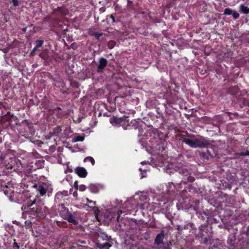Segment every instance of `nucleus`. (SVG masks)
Returning <instances> with one entry per match:
<instances>
[{
    "instance_id": "f257e3e1",
    "label": "nucleus",
    "mask_w": 249,
    "mask_h": 249,
    "mask_svg": "<svg viewBox=\"0 0 249 249\" xmlns=\"http://www.w3.org/2000/svg\"><path fill=\"white\" fill-rule=\"evenodd\" d=\"M87 202L91 205L90 207L95 213V217L97 220L100 222H104L105 224H111L115 226L113 229L116 232H132L135 233H150L151 232H159V233H164L163 230H160L157 227L155 221H152L149 223H145L142 224H138L136 220L131 219L128 220L124 218L128 213H131L130 212L118 211L117 213L112 212H107L104 215L100 214L99 209L95 206L96 201L90 200L87 198Z\"/></svg>"
},
{
    "instance_id": "f03ea898",
    "label": "nucleus",
    "mask_w": 249,
    "mask_h": 249,
    "mask_svg": "<svg viewBox=\"0 0 249 249\" xmlns=\"http://www.w3.org/2000/svg\"><path fill=\"white\" fill-rule=\"evenodd\" d=\"M180 140L192 148H204L211 144V142L207 139L200 136L197 139L196 135L186 132L185 134L179 135Z\"/></svg>"
},
{
    "instance_id": "7ed1b4c3",
    "label": "nucleus",
    "mask_w": 249,
    "mask_h": 249,
    "mask_svg": "<svg viewBox=\"0 0 249 249\" xmlns=\"http://www.w3.org/2000/svg\"><path fill=\"white\" fill-rule=\"evenodd\" d=\"M166 173L170 176L175 175V177H178L180 179L179 184H186L188 182H192L195 180V178L191 176L190 171L182 164L180 163L178 165H175V168H169L166 170Z\"/></svg>"
},
{
    "instance_id": "20e7f679",
    "label": "nucleus",
    "mask_w": 249,
    "mask_h": 249,
    "mask_svg": "<svg viewBox=\"0 0 249 249\" xmlns=\"http://www.w3.org/2000/svg\"><path fill=\"white\" fill-rule=\"evenodd\" d=\"M196 239L200 243L207 245L210 244L209 249H222V242L217 238L212 239L209 234H196Z\"/></svg>"
},
{
    "instance_id": "39448f33",
    "label": "nucleus",
    "mask_w": 249,
    "mask_h": 249,
    "mask_svg": "<svg viewBox=\"0 0 249 249\" xmlns=\"http://www.w3.org/2000/svg\"><path fill=\"white\" fill-rule=\"evenodd\" d=\"M227 243L235 249H249V240H245L242 234H229Z\"/></svg>"
},
{
    "instance_id": "423d86ee",
    "label": "nucleus",
    "mask_w": 249,
    "mask_h": 249,
    "mask_svg": "<svg viewBox=\"0 0 249 249\" xmlns=\"http://www.w3.org/2000/svg\"><path fill=\"white\" fill-rule=\"evenodd\" d=\"M27 212L29 214L35 216L39 219H43L47 213L46 207L41 205L39 202L36 203V200L28 205Z\"/></svg>"
},
{
    "instance_id": "0eeeda50",
    "label": "nucleus",
    "mask_w": 249,
    "mask_h": 249,
    "mask_svg": "<svg viewBox=\"0 0 249 249\" xmlns=\"http://www.w3.org/2000/svg\"><path fill=\"white\" fill-rule=\"evenodd\" d=\"M61 207L64 209V210L60 213L61 217L75 226H78L79 222L77 220L78 215L77 213L73 212L72 213H70L69 209L65 207L64 204H62Z\"/></svg>"
},
{
    "instance_id": "6e6552de",
    "label": "nucleus",
    "mask_w": 249,
    "mask_h": 249,
    "mask_svg": "<svg viewBox=\"0 0 249 249\" xmlns=\"http://www.w3.org/2000/svg\"><path fill=\"white\" fill-rule=\"evenodd\" d=\"M69 14V11L65 6L58 7L53 11V15L57 21L62 19L66 16Z\"/></svg>"
},
{
    "instance_id": "1a4fd4ad",
    "label": "nucleus",
    "mask_w": 249,
    "mask_h": 249,
    "mask_svg": "<svg viewBox=\"0 0 249 249\" xmlns=\"http://www.w3.org/2000/svg\"><path fill=\"white\" fill-rule=\"evenodd\" d=\"M31 187L35 190V191L40 194V196H43L45 195L48 189V185L45 183H32Z\"/></svg>"
},
{
    "instance_id": "9d476101",
    "label": "nucleus",
    "mask_w": 249,
    "mask_h": 249,
    "mask_svg": "<svg viewBox=\"0 0 249 249\" xmlns=\"http://www.w3.org/2000/svg\"><path fill=\"white\" fill-rule=\"evenodd\" d=\"M128 118V117L126 116H124L123 117L120 118L113 116L110 118L109 122L111 124L115 125L119 124L121 125H124L126 124L128 125V123L129 122Z\"/></svg>"
},
{
    "instance_id": "9b49d317",
    "label": "nucleus",
    "mask_w": 249,
    "mask_h": 249,
    "mask_svg": "<svg viewBox=\"0 0 249 249\" xmlns=\"http://www.w3.org/2000/svg\"><path fill=\"white\" fill-rule=\"evenodd\" d=\"M213 231L212 230V226L208 224H204L201 225L199 227L198 233H213Z\"/></svg>"
},
{
    "instance_id": "f8f14e48",
    "label": "nucleus",
    "mask_w": 249,
    "mask_h": 249,
    "mask_svg": "<svg viewBox=\"0 0 249 249\" xmlns=\"http://www.w3.org/2000/svg\"><path fill=\"white\" fill-rule=\"evenodd\" d=\"M99 64L97 69L98 72H102L107 65V60L103 57L99 59Z\"/></svg>"
},
{
    "instance_id": "ddd939ff",
    "label": "nucleus",
    "mask_w": 249,
    "mask_h": 249,
    "mask_svg": "<svg viewBox=\"0 0 249 249\" xmlns=\"http://www.w3.org/2000/svg\"><path fill=\"white\" fill-rule=\"evenodd\" d=\"M75 172L80 178H85L87 176L88 173L84 167H77L75 169Z\"/></svg>"
},
{
    "instance_id": "4468645a",
    "label": "nucleus",
    "mask_w": 249,
    "mask_h": 249,
    "mask_svg": "<svg viewBox=\"0 0 249 249\" xmlns=\"http://www.w3.org/2000/svg\"><path fill=\"white\" fill-rule=\"evenodd\" d=\"M182 230H188L189 232H192V233H196L197 231L196 228L192 223L185 225Z\"/></svg>"
},
{
    "instance_id": "2eb2a0df",
    "label": "nucleus",
    "mask_w": 249,
    "mask_h": 249,
    "mask_svg": "<svg viewBox=\"0 0 249 249\" xmlns=\"http://www.w3.org/2000/svg\"><path fill=\"white\" fill-rule=\"evenodd\" d=\"M239 89L237 86H231L227 89V92L231 95H236L238 93Z\"/></svg>"
},
{
    "instance_id": "dca6fc26",
    "label": "nucleus",
    "mask_w": 249,
    "mask_h": 249,
    "mask_svg": "<svg viewBox=\"0 0 249 249\" xmlns=\"http://www.w3.org/2000/svg\"><path fill=\"white\" fill-rule=\"evenodd\" d=\"M68 240V236L67 235L63 236L62 237H60V239L57 240L55 242V244L56 245H58L61 246L62 245H63L65 242H67Z\"/></svg>"
},
{
    "instance_id": "f3484780",
    "label": "nucleus",
    "mask_w": 249,
    "mask_h": 249,
    "mask_svg": "<svg viewBox=\"0 0 249 249\" xmlns=\"http://www.w3.org/2000/svg\"><path fill=\"white\" fill-rule=\"evenodd\" d=\"M148 18L153 23H160L161 22V20L158 18L156 14L154 13L149 12Z\"/></svg>"
},
{
    "instance_id": "a211bd4d",
    "label": "nucleus",
    "mask_w": 249,
    "mask_h": 249,
    "mask_svg": "<svg viewBox=\"0 0 249 249\" xmlns=\"http://www.w3.org/2000/svg\"><path fill=\"white\" fill-rule=\"evenodd\" d=\"M200 155L201 157L206 160L211 159L213 157L211 152L209 150H207L206 152H201Z\"/></svg>"
},
{
    "instance_id": "6ab92c4d",
    "label": "nucleus",
    "mask_w": 249,
    "mask_h": 249,
    "mask_svg": "<svg viewBox=\"0 0 249 249\" xmlns=\"http://www.w3.org/2000/svg\"><path fill=\"white\" fill-rule=\"evenodd\" d=\"M164 235L165 234H157L155 240V243L156 245H159L163 243V239L164 238Z\"/></svg>"
},
{
    "instance_id": "aec40b11",
    "label": "nucleus",
    "mask_w": 249,
    "mask_h": 249,
    "mask_svg": "<svg viewBox=\"0 0 249 249\" xmlns=\"http://www.w3.org/2000/svg\"><path fill=\"white\" fill-rule=\"evenodd\" d=\"M111 245L108 242H105L103 244L98 243L97 247L99 249H109V248L111 247Z\"/></svg>"
},
{
    "instance_id": "412c9836",
    "label": "nucleus",
    "mask_w": 249,
    "mask_h": 249,
    "mask_svg": "<svg viewBox=\"0 0 249 249\" xmlns=\"http://www.w3.org/2000/svg\"><path fill=\"white\" fill-rule=\"evenodd\" d=\"M239 9L240 11L244 14L249 13V8L244 4H241L239 6Z\"/></svg>"
},
{
    "instance_id": "4be33fe9",
    "label": "nucleus",
    "mask_w": 249,
    "mask_h": 249,
    "mask_svg": "<svg viewBox=\"0 0 249 249\" xmlns=\"http://www.w3.org/2000/svg\"><path fill=\"white\" fill-rule=\"evenodd\" d=\"M63 197L64 195L63 193L61 192H58L56 194L55 196L54 200L56 202H59V201L63 199Z\"/></svg>"
},
{
    "instance_id": "5701e85b",
    "label": "nucleus",
    "mask_w": 249,
    "mask_h": 249,
    "mask_svg": "<svg viewBox=\"0 0 249 249\" xmlns=\"http://www.w3.org/2000/svg\"><path fill=\"white\" fill-rule=\"evenodd\" d=\"M89 191L93 193H97L98 192L99 189L97 185L91 184L89 186Z\"/></svg>"
},
{
    "instance_id": "b1692460",
    "label": "nucleus",
    "mask_w": 249,
    "mask_h": 249,
    "mask_svg": "<svg viewBox=\"0 0 249 249\" xmlns=\"http://www.w3.org/2000/svg\"><path fill=\"white\" fill-rule=\"evenodd\" d=\"M145 205H147L148 204H146V203L139 204L138 205L140 207V210H137V211L135 212L136 213L140 212L142 214V215L144 216H144V212H143L142 210H144V206Z\"/></svg>"
},
{
    "instance_id": "393cba45",
    "label": "nucleus",
    "mask_w": 249,
    "mask_h": 249,
    "mask_svg": "<svg viewBox=\"0 0 249 249\" xmlns=\"http://www.w3.org/2000/svg\"><path fill=\"white\" fill-rule=\"evenodd\" d=\"M52 57L56 62H60L63 59V56L60 55L57 53H54L52 55Z\"/></svg>"
},
{
    "instance_id": "a878e982",
    "label": "nucleus",
    "mask_w": 249,
    "mask_h": 249,
    "mask_svg": "<svg viewBox=\"0 0 249 249\" xmlns=\"http://www.w3.org/2000/svg\"><path fill=\"white\" fill-rule=\"evenodd\" d=\"M69 81L70 82V85L71 87L75 88H79V84L78 82H77L76 81H74V80H72L71 78H69Z\"/></svg>"
},
{
    "instance_id": "bb28decb",
    "label": "nucleus",
    "mask_w": 249,
    "mask_h": 249,
    "mask_svg": "<svg viewBox=\"0 0 249 249\" xmlns=\"http://www.w3.org/2000/svg\"><path fill=\"white\" fill-rule=\"evenodd\" d=\"M209 221L211 223V225H214L218 224L219 223V219H217L215 217H212L209 218Z\"/></svg>"
},
{
    "instance_id": "cd10ccee",
    "label": "nucleus",
    "mask_w": 249,
    "mask_h": 249,
    "mask_svg": "<svg viewBox=\"0 0 249 249\" xmlns=\"http://www.w3.org/2000/svg\"><path fill=\"white\" fill-rule=\"evenodd\" d=\"M188 190L189 192L192 193H196L197 192L196 188L192 184H190L188 186Z\"/></svg>"
},
{
    "instance_id": "c85d7f7f",
    "label": "nucleus",
    "mask_w": 249,
    "mask_h": 249,
    "mask_svg": "<svg viewBox=\"0 0 249 249\" xmlns=\"http://www.w3.org/2000/svg\"><path fill=\"white\" fill-rule=\"evenodd\" d=\"M85 139L84 137L82 136H77L75 137L73 139V142H83Z\"/></svg>"
},
{
    "instance_id": "c756f323",
    "label": "nucleus",
    "mask_w": 249,
    "mask_h": 249,
    "mask_svg": "<svg viewBox=\"0 0 249 249\" xmlns=\"http://www.w3.org/2000/svg\"><path fill=\"white\" fill-rule=\"evenodd\" d=\"M84 161L85 162L90 161L92 165H94L95 164V160L94 159L91 157H86V158H85Z\"/></svg>"
},
{
    "instance_id": "7c9ffc66",
    "label": "nucleus",
    "mask_w": 249,
    "mask_h": 249,
    "mask_svg": "<svg viewBox=\"0 0 249 249\" xmlns=\"http://www.w3.org/2000/svg\"><path fill=\"white\" fill-rule=\"evenodd\" d=\"M6 230L8 233H14L15 232L13 226H8L6 228Z\"/></svg>"
},
{
    "instance_id": "2f4dec72",
    "label": "nucleus",
    "mask_w": 249,
    "mask_h": 249,
    "mask_svg": "<svg viewBox=\"0 0 249 249\" xmlns=\"http://www.w3.org/2000/svg\"><path fill=\"white\" fill-rule=\"evenodd\" d=\"M44 41L43 40H36L35 42L36 47L39 48L43 45Z\"/></svg>"
},
{
    "instance_id": "473e14b6",
    "label": "nucleus",
    "mask_w": 249,
    "mask_h": 249,
    "mask_svg": "<svg viewBox=\"0 0 249 249\" xmlns=\"http://www.w3.org/2000/svg\"><path fill=\"white\" fill-rule=\"evenodd\" d=\"M236 155L239 156H249V151L246 150L245 152H241L240 153H237L235 154Z\"/></svg>"
},
{
    "instance_id": "72a5a7b5",
    "label": "nucleus",
    "mask_w": 249,
    "mask_h": 249,
    "mask_svg": "<svg viewBox=\"0 0 249 249\" xmlns=\"http://www.w3.org/2000/svg\"><path fill=\"white\" fill-rule=\"evenodd\" d=\"M233 10L231 9L230 8H226L224 11V15H230L232 14Z\"/></svg>"
},
{
    "instance_id": "f704fd0d",
    "label": "nucleus",
    "mask_w": 249,
    "mask_h": 249,
    "mask_svg": "<svg viewBox=\"0 0 249 249\" xmlns=\"http://www.w3.org/2000/svg\"><path fill=\"white\" fill-rule=\"evenodd\" d=\"M25 227L26 229H30L32 227V223L30 220H27L25 222Z\"/></svg>"
},
{
    "instance_id": "c9c22d12",
    "label": "nucleus",
    "mask_w": 249,
    "mask_h": 249,
    "mask_svg": "<svg viewBox=\"0 0 249 249\" xmlns=\"http://www.w3.org/2000/svg\"><path fill=\"white\" fill-rule=\"evenodd\" d=\"M234 19H237L239 17V14L236 11H233L232 13Z\"/></svg>"
},
{
    "instance_id": "e433bc0d",
    "label": "nucleus",
    "mask_w": 249,
    "mask_h": 249,
    "mask_svg": "<svg viewBox=\"0 0 249 249\" xmlns=\"http://www.w3.org/2000/svg\"><path fill=\"white\" fill-rule=\"evenodd\" d=\"M103 35V33H94L93 34V36L96 38L97 39H99L100 36H101Z\"/></svg>"
},
{
    "instance_id": "4c0bfd02",
    "label": "nucleus",
    "mask_w": 249,
    "mask_h": 249,
    "mask_svg": "<svg viewBox=\"0 0 249 249\" xmlns=\"http://www.w3.org/2000/svg\"><path fill=\"white\" fill-rule=\"evenodd\" d=\"M12 2L14 6L17 7L19 5L20 2L18 0H12Z\"/></svg>"
},
{
    "instance_id": "58836bf2",
    "label": "nucleus",
    "mask_w": 249,
    "mask_h": 249,
    "mask_svg": "<svg viewBox=\"0 0 249 249\" xmlns=\"http://www.w3.org/2000/svg\"><path fill=\"white\" fill-rule=\"evenodd\" d=\"M60 86L63 89H67L66 86V83L64 82L63 80H61L60 81Z\"/></svg>"
},
{
    "instance_id": "ea45409f",
    "label": "nucleus",
    "mask_w": 249,
    "mask_h": 249,
    "mask_svg": "<svg viewBox=\"0 0 249 249\" xmlns=\"http://www.w3.org/2000/svg\"><path fill=\"white\" fill-rule=\"evenodd\" d=\"M14 163H12L11 164H8L6 165V167L7 169H12L13 168V166L14 165V163L15 162V159L14 160Z\"/></svg>"
},
{
    "instance_id": "a19ab883",
    "label": "nucleus",
    "mask_w": 249,
    "mask_h": 249,
    "mask_svg": "<svg viewBox=\"0 0 249 249\" xmlns=\"http://www.w3.org/2000/svg\"><path fill=\"white\" fill-rule=\"evenodd\" d=\"M87 187L85 185H81L80 186H79V191H84L86 190Z\"/></svg>"
},
{
    "instance_id": "79ce46f5",
    "label": "nucleus",
    "mask_w": 249,
    "mask_h": 249,
    "mask_svg": "<svg viewBox=\"0 0 249 249\" xmlns=\"http://www.w3.org/2000/svg\"><path fill=\"white\" fill-rule=\"evenodd\" d=\"M40 56H41V57L42 59H44L45 60H49L48 57L47 55H44L43 54H40Z\"/></svg>"
},
{
    "instance_id": "37998d69",
    "label": "nucleus",
    "mask_w": 249,
    "mask_h": 249,
    "mask_svg": "<svg viewBox=\"0 0 249 249\" xmlns=\"http://www.w3.org/2000/svg\"><path fill=\"white\" fill-rule=\"evenodd\" d=\"M14 241H15V240H14ZM13 247L14 248H17V249H19V246L18 245V244L16 241H15L14 242Z\"/></svg>"
},
{
    "instance_id": "c03bdc74",
    "label": "nucleus",
    "mask_w": 249,
    "mask_h": 249,
    "mask_svg": "<svg viewBox=\"0 0 249 249\" xmlns=\"http://www.w3.org/2000/svg\"><path fill=\"white\" fill-rule=\"evenodd\" d=\"M109 17L110 18L112 19V22H115V17L113 15H110L109 16Z\"/></svg>"
},
{
    "instance_id": "a18cd8bd",
    "label": "nucleus",
    "mask_w": 249,
    "mask_h": 249,
    "mask_svg": "<svg viewBox=\"0 0 249 249\" xmlns=\"http://www.w3.org/2000/svg\"><path fill=\"white\" fill-rule=\"evenodd\" d=\"M74 187L75 188V189L77 190L78 189V182L77 181H75L74 182Z\"/></svg>"
},
{
    "instance_id": "49530a36",
    "label": "nucleus",
    "mask_w": 249,
    "mask_h": 249,
    "mask_svg": "<svg viewBox=\"0 0 249 249\" xmlns=\"http://www.w3.org/2000/svg\"><path fill=\"white\" fill-rule=\"evenodd\" d=\"M37 48L36 47V46L34 48V49H33L32 51L31 52V54L32 55H33V54L35 53L36 51V50H37Z\"/></svg>"
},
{
    "instance_id": "de8ad7c7",
    "label": "nucleus",
    "mask_w": 249,
    "mask_h": 249,
    "mask_svg": "<svg viewBox=\"0 0 249 249\" xmlns=\"http://www.w3.org/2000/svg\"><path fill=\"white\" fill-rule=\"evenodd\" d=\"M249 102L247 100H246V99H244L243 100V105H245V106H248L249 105Z\"/></svg>"
},
{
    "instance_id": "09e8293b",
    "label": "nucleus",
    "mask_w": 249,
    "mask_h": 249,
    "mask_svg": "<svg viewBox=\"0 0 249 249\" xmlns=\"http://www.w3.org/2000/svg\"><path fill=\"white\" fill-rule=\"evenodd\" d=\"M166 216L168 219H169L170 221L171 220L172 218H173V216L171 214H166Z\"/></svg>"
},
{
    "instance_id": "8fccbe9b",
    "label": "nucleus",
    "mask_w": 249,
    "mask_h": 249,
    "mask_svg": "<svg viewBox=\"0 0 249 249\" xmlns=\"http://www.w3.org/2000/svg\"><path fill=\"white\" fill-rule=\"evenodd\" d=\"M53 111H55L56 110H62V108L59 107H54L53 109Z\"/></svg>"
},
{
    "instance_id": "3c124183",
    "label": "nucleus",
    "mask_w": 249,
    "mask_h": 249,
    "mask_svg": "<svg viewBox=\"0 0 249 249\" xmlns=\"http://www.w3.org/2000/svg\"><path fill=\"white\" fill-rule=\"evenodd\" d=\"M114 43H115V42H114V41L110 42H109V44H112V46H111V47H110V46H109V48L110 49L114 47Z\"/></svg>"
},
{
    "instance_id": "603ef678",
    "label": "nucleus",
    "mask_w": 249,
    "mask_h": 249,
    "mask_svg": "<svg viewBox=\"0 0 249 249\" xmlns=\"http://www.w3.org/2000/svg\"><path fill=\"white\" fill-rule=\"evenodd\" d=\"M137 123V121L135 120H133L131 122V124H133V125H135V124Z\"/></svg>"
},
{
    "instance_id": "864d4df0",
    "label": "nucleus",
    "mask_w": 249,
    "mask_h": 249,
    "mask_svg": "<svg viewBox=\"0 0 249 249\" xmlns=\"http://www.w3.org/2000/svg\"><path fill=\"white\" fill-rule=\"evenodd\" d=\"M246 238L248 240H249V234H246Z\"/></svg>"
},
{
    "instance_id": "5fc2aeb1",
    "label": "nucleus",
    "mask_w": 249,
    "mask_h": 249,
    "mask_svg": "<svg viewBox=\"0 0 249 249\" xmlns=\"http://www.w3.org/2000/svg\"><path fill=\"white\" fill-rule=\"evenodd\" d=\"M77 196V193L76 192H74L73 193V196Z\"/></svg>"
},
{
    "instance_id": "6e6d98bb",
    "label": "nucleus",
    "mask_w": 249,
    "mask_h": 249,
    "mask_svg": "<svg viewBox=\"0 0 249 249\" xmlns=\"http://www.w3.org/2000/svg\"><path fill=\"white\" fill-rule=\"evenodd\" d=\"M172 245V243H171V241H170V242H169V243H168V246H170V245Z\"/></svg>"
},
{
    "instance_id": "4d7b16f0",
    "label": "nucleus",
    "mask_w": 249,
    "mask_h": 249,
    "mask_svg": "<svg viewBox=\"0 0 249 249\" xmlns=\"http://www.w3.org/2000/svg\"><path fill=\"white\" fill-rule=\"evenodd\" d=\"M246 233H249V227L248 228L247 231Z\"/></svg>"
},
{
    "instance_id": "13d9d810",
    "label": "nucleus",
    "mask_w": 249,
    "mask_h": 249,
    "mask_svg": "<svg viewBox=\"0 0 249 249\" xmlns=\"http://www.w3.org/2000/svg\"><path fill=\"white\" fill-rule=\"evenodd\" d=\"M41 105L42 106V107H44L45 108H46V107H45V106L43 105V103H42Z\"/></svg>"
},
{
    "instance_id": "bf43d9fd",
    "label": "nucleus",
    "mask_w": 249,
    "mask_h": 249,
    "mask_svg": "<svg viewBox=\"0 0 249 249\" xmlns=\"http://www.w3.org/2000/svg\"><path fill=\"white\" fill-rule=\"evenodd\" d=\"M174 180L175 181H179V180H178L176 178H175V179H174Z\"/></svg>"
},
{
    "instance_id": "052dcab7",
    "label": "nucleus",
    "mask_w": 249,
    "mask_h": 249,
    "mask_svg": "<svg viewBox=\"0 0 249 249\" xmlns=\"http://www.w3.org/2000/svg\"><path fill=\"white\" fill-rule=\"evenodd\" d=\"M81 243L82 244H85L86 243V242L85 241H82Z\"/></svg>"
},
{
    "instance_id": "680f3d73",
    "label": "nucleus",
    "mask_w": 249,
    "mask_h": 249,
    "mask_svg": "<svg viewBox=\"0 0 249 249\" xmlns=\"http://www.w3.org/2000/svg\"><path fill=\"white\" fill-rule=\"evenodd\" d=\"M220 226H221V225H220V224H219V225H218V227H220Z\"/></svg>"
},
{
    "instance_id": "e2e57ef3",
    "label": "nucleus",
    "mask_w": 249,
    "mask_h": 249,
    "mask_svg": "<svg viewBox=\"0 0 249 249\" xmlns=\"http://www.w3.org/2000/svg\"><path fill=\"white\" fill-rule=\"evenodd\" d=\"M4 162V161H3L2 163H4V164H5V162Z\"/></svg>"
}]
</instances>
